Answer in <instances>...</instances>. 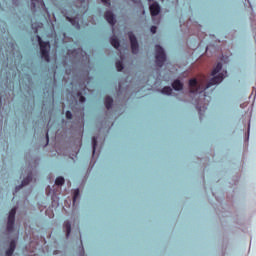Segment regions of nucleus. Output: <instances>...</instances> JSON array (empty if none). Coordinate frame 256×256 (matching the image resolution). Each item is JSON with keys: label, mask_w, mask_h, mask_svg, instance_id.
I'll list each match as a JSON object with an SVG mask.
<instances>
[{"label": "nucleus", "mask_w": 256, "mask_h": 256, "mask_svg": "<svg viewBox=\"0 0 256 256\" xmlns=\"http://www.w3.org/2000/svg\"><path fill=\"white\" fill-rule=\"evenodd\" d=\"M133 1V3H138V0H132Z\"/></svg>", "instance_id": "c756f323"}, {"label": "nucleus", "mask_w": 256, "mask_h": 256, "mask_svg": "<svg viewBox=\"0 0 256 256\" xmlns=\"http://www.w3.org/2000/svg\"><path fill=\"white\" fill-rule=\"evenodd\" d=\"M92 149H93V155H95V151L97 149V137L92 138Z\"/></svg>", "instance_id": "a211bd4d"}, {"label": "nucleus", "mask_w": 256, "mask_h": 256, "mask_svg": "<svg viewBox=\"0 0 256 256\" xmlns=\"http://www.w3.org/2000/svg\"><path fill=\"white\" fill-rule=\"evenodd\" d=\"M77 97H83V94H82L81 92H79V93L77 94Z\"/></svg>", "instance_id": "cd10ccee"}, {"label": "nucleus", "mask_w": 256, "mask_h": 256, "mask_svg": "<svg viewBox=\"0 0 256 256\" xmlns=\"http://www.w3.org/2000/svg\"><path fill=\"white\" fill-rule=\"evenodd\" d=\"M197 104H196V109L200 115V119L201 116L203 115V113H205V111H207V105L203 104L201 105L200 103H205V98H198L197 100Z\"/></svg>", "instance_id": "423d86ee"}, {"label": "nucleus", "mask_w": 256, "mask_h": 256, "mask_svg": "<svg viewBox=\"0 0 256 256\" xmlns=\"http://www.w3.org/2000/svg\"><path fill=\"white\" fill-rule=\"evenodd\" d=\"M189 88L191 93H197V89H199V82H197V79L192 78L189 80Z\"/></svg>", "instance_id": "1a4fd4ad"}, {"label": "nucleus", "mask_w": 256, "mask_h": 256, "mask_svg": "<svg viewBox=\"0 0 256 256\" xmlns=\"http://www.w3.org/2000/svg\"><path fill=\"white\" fill-rule=\"evenodd\" d=\"M110 43L114 49H119V47H121V43L119 42V39H117V37H112Z\"/></svg>", "instance_id": "ddd939ff"}, {"label": "nucleus", "mask_w": 256, "mask_h": 256, "mask_svg": "<svg viewBox=\"0 0 256 256\" xmlns=\"http://www.w3.org/2000/svg\"><path fill=\"white\" fill-rule=\"evenodd\" d=\"M116 69H117V71H121L123 69V62L117 61L116 62Z\"/></svg>", "instance_id": "6ab92c4d"}, {"label": "nucleus", "mask_w": 256, "mask_h": 256, "mask_svg": "<svg viewBox=\"0 0 256 256\" xmlns=\"http://www.w3.org/2000/svg\"><path fill=\"white\" fill-rule=\"evenodd\" d=\"M101 1H102V3H104L105 5H108V7H109V5H111L110 0H101Z\"/></svg>", "instance_id": "393cba45"}, {"label": "nucleus", "mask_w": 256, "mask_h": 256, "mask_svg": "<svg viewBox=\"0 0 256 256\" xmlns=\"http://www.w3.org/2000/svg\"><path fill=\"white\" fill-rule=\"evenodd\" d=\"M150 31L153 34L157 33V26H151Z\"/></svg>", "instance_id": "b1692460"}, {"label": "nucleus", "mask_w": 256, "mask_h": 256, "mask_svg": "<svg viewBox=\"0 0 256 256\" xmlns=\"http://www.w3.org/2000/svg\"><path fill=\"white\" fill-rule=\"evenodd\" d=\"M164 95H171L173 93V88L166 86L162 89Z\"/></svg>", "instance_id": "dca6fc26"}, {"label": "nucleus", "mask_w": 256, "mask_h": 256, "mask_svg": "<svg viewBox=\"0 0 256 256\" xmlns=\"http://www.w3.org/2000/svg\"><path fill=\"white\" fill-rule=\"evenodd\" d=\"M32 181H33V174H28V176L22 180V184L16 187V189H21V187H25L26 185H29V183Z\"/></svg>", "instance_id": "f8f14e48"}, {"label": "nucleus", "mask_w": 256, "mask_h": 256, "mask_svg": "<svg viewBox=\"0 0 256 256\" xmlns=\"http://www.w3.org/2000/svg\"><path fill=\"white\" fill-rule=\"evenodd\" d=\"M46 141L49 143V132L46 133Z\"/></svg>", "instance_id": "bb28decb"}, {"label": "nucleus", "mask_w": 256, "mask_h": 256, "mask_svg": "<svg viewBox=\"0 0 256 256\" xmlns=\"http://www.w3.org/2000/svg\"><path fill=\"white\" fill-rule=\"evenodd\" d=\"M104 103L106 109H111V107H113V97H106Z\"/></svg>", "instance_id": "4468645a"}, {"label": "nucleus", "mask_w": 256, "mask_h": 256, "mask_svg": "<svg viewBox=\"0 0 256 256\" xmlns=\"http://www.w3.org/2000/svg\"><path fill=\"white\" fill-rule=\"evenodd\" d=\"M79 238H80V243H81V245H83V241H81V235H79Z\"/></svg>", "instance_id": "c85d7f7f"}, {"label": "nucleus", "mask_w": 256, "mask_h": 256, "mask_svg": "<svg viewBox=\"0 0 256 256\" xmlns=\"http://www.w3.org/2000/svg\"><path fill=\"white\" fill-rule=\"evenodd\" d=\"M37 39H38V43L40 46L41 57H42V59H44V61L49 63V61H50L49 49H51V44L49 42L43 41V39H41V36H39V35H37Z\"/></svg>", "instance_id": "f03ea898"}, {"label": "nucleus", "mask_w": 256, "mask_h": 256, "mask_svg": "<svg viewBox=\"0 0 256 256\" xmlns=\"http://www.w3.org/2000/svg\"><path fill=\"white\" fill-rule=\"evenodd\" d=\"M32 9H45V2L43 0H31Z\"/></svg>", "instance_id": "9d476101"}, {"label": "nucleus", "mask_w": 256, "mask_h": 256, "mask_svg": "<svg viewBox=\"0 0 256 256\" xmlns=\"http://www.w3.org/2000/svg\"><path fill=\"white\" fill-rule=\"evenodd\" d=\"M64 184H65V178H63L62 176H59L56 178L55 185L61 186Z\"/></svg>", "instance_id": "f3484780"}, {"label": "nucleus", "mask_w": 256, "mask_h": 256, "mask_svg": "<svg viewBox=\"0 0 256 256\" xmlns=\"http://www.w3.org/2000/svg\"><path fill=\"white\" fill-rule=\"evenodd\" d=\"M172 88L174 91H183V82L181 80L176 79L172 82Z\"/></svg>", "instance_id": "9b49d317"}, {"label": "nucleus", "mask_w": 256, "mask_h": 256, "mask_svg": "<svg viewBox=\"0 0 256 256\" xmlns=\"http://www.w3.org/2000/svg\"><path fill=\"white\" fill-rule=\"evenodd\" d=\"M86 100H87L86 97H80L79 98L80 103H85Z\"/></svg>", "instance_id": "a878e982"}, {"label": "nucleus", "mask_w": 256, "mask_h": 256, "mask_svg": "<svg viewBox=\"0 0 256 256\" xmlns=\"http://www.w3.org/2000/svg\"><path fill=\"white\" fill-rule=\"evenodd\" d=\"M77 197H79V189H76L74 191V196H73V204L75 205V202L77 201Z\"/></svg>", "instance_id": "aec40b11"}, {"label": "nucleus", "mask_w": 256, "mask_h": 256, "mask_svg": "<svg viewBox=\"0 0 256 256\" xmlns=\"http://www.w3.org/2000/svg\"><path fill=\"white\" fill-rule=\"evenodd\" d=\"M104 17L110 25H115V23H117V20H115V15L111 11H106Z\"/></svg>", "instance_id": "6e6552de"}, {"label": "nucleus", "mask_w": 256, "mask_h": 256, "mask_svg": "<svg viewBox=\"0 0 256 256\" xmlns=\"http://www.w3.org/2000/svg\"><path fill=\"white\" fill-rule=\"evenodd\" d=\"M66 118L73 119V114L71 113V111H66Z\"/></svg>", "instance_id": "5701e85b"}, {"label": "nucleus", "mask_w": 256, "mask_h": 256, "mask_svg": "<svg viewBox=\"0 0 256 256\" xmlns=\"http://www.w3.org/2000/svg\"><path fill=\"white\" fill-rule=\"evenodd\" d=\"M150 13L152 17H156V15H159V13H161V6H159V3L154 2L150 5Z\"/></svg>", "instance_id": "0eeeda50"}, {"label": "nucleus", "mask_w": 256, "mask_h": 256, "mask_svg": "<svg viewBox=\"0 0 256 256\" xmlns=\"http://www.w3.org/2000/svg\"><path fill=\"white\" fill-rule=\"evenodd\" d=\"M17 214V208H12L8 215V222H7V231L9 233L13 232L15 227V215Z\"/></svg>", "instance_id": "20e7f679"}, {"label": "nucleus", "mask_w": 256, "mask_h": 256, "mask_svg": "<svg viewBox=\"0 0 256 256\" xmlns=\"http://www.w3.org/2000/svg\"><path fill=\"white\" fill-rule=\"evenodd\" d=\"M15 247H16L15 240H12V241L10 242V247H9V249H12V250L15 251Z\"/></svg>", "instance_id": "4be33fe9"}, {"label": "nucleus", "mask_w": 256, "mask_h": 256, "mask_svg": "<svg viewBox=\"0 0 256 256\" xmlns=\"http://www.w3.org/2000/svg\"><path fill=\"white\" fill-rule=\"evenodd\" d=\"M69 21H71L73 23V19H69Z\"/></svg>", "instance_id": "7c9ffc66"}, {"label": "nucleus", "mask_w": 256, "mask_h": 256, "mask_svg": "<svg viewBox=\"0 0 256 256\" xmlns=\"http://www.w3.org/2000/svg\"><path fill=\"white\" fill-rule=\"evenodd\" d=\"M155 52H156L155 58H156L157 67H163V64L167 59V56L165 55V50H163V47H161V45H156Z\"/></svg>", "instance_id": "7ed1b4c3"}, {"label": "nucleus", "mask_w": 256, "mask_h": 256, "mask_svg": "<svg viewBox=\"0 0 256 256\" xmlns=\"http://www.w3.org/2000/svg\"><path fill=\"white\" fill-rule=\"evenodd\" d=\"M64 229H66V237L68 238L71 235V222H64Z\"/></svg>", "instance_id": "2eb2a0df"}, {"label": "nucleus", "mask_w": 256, "mask_h": 256, "mask_svg": "<svg viewBox=\"0 0 256 256\" xmlns=\"http://www.w3.org/2000/svg\"><path fill=\"white\" fill-rule=\"evenodd\" d=\"M221 69H223V64H221V62H218L216 67L211 72L213 78L207 83L206 89H209V87H213V85H219V83H221L225 79L227 71H225L224 73H220L218 76H215L217 73H219V71H221Z\"/></svg>", "instance_id": "f257e3e1"}, {"label": "nucleus", "mask_w": 256, "mask_h": 256, "mask_svg": "<svg viewBox=\"0 0 256 256\" xmlns=\"http://www.w3.org/2000/svg\"><path fill=\"white\" fill-rule=\"evenodd\" d=\"M128 37L130 40L132 53L134 55H137L139 53V42H137V37L135 36V34H133V32H128Z\"/></svg>", "instance_id": "39448f33"}, {"label": "nucleus", "mask_w": 256, "mask_h": 256, "mask_svg": "<svg viewBox=\"0 0 256 256\" xmlns=\"http://www.w3.org/2000/svg\"><path fill=\"white\" fill-rule=\"evenodd\" d=\"M13 253H15V250L9 248V249L6 251V256H12Z\"/></svg>", "instance_id": "412c9836"}]
</instances>
